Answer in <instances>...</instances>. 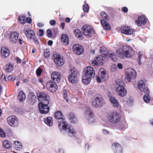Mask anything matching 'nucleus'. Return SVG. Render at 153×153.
Wrapping results in <instances>:
<instances>
[{"instance_id": "obj_63", "label": "nucleus", "mask_w": 153, "mask_h": 153, "mask_svg": "<svg viewBox=\"0 0 153 153\" xmlns=\"http://www.w3.org/2000/svg\"><path fill=\"white\" fill-rule=\"evenodd\" d=\"M36 51V48H33L32 50V52L33 53H35Z\"/></svg>"}, {"instance_id": "obj_20", "label": "nucleus", "mask_w": 153, "mask_h": 153, "mask_svg": "<svg viewBox=\"0 0 153 153\" xmlns=\"http://www.w3.org/2000/svg\"><path fill=\"white\" fill-rule=\"evenodd\" d=\"M121 31L122 33L127 35H131L133 34L134 30L130 27L125 26L122 28Z\"/></svg>"}, {"instance_id": "obj_1", "label": "nucleus", "mask_w": 153, "mask_h": 153, "mask_svg": "<svg viewBox=\"0 0 153 153\" xmlns=\"http://www.w3.org/2000/svg\"><path fill=\"white\" fill-rule=\"evenodd\" d=\"M54 117L58 119H62L58 123L59 127L68 132L71 136H75L76 132L71 126H68L65 120L63 119V115L62 112L60 110L57 111L54 113Z\"/></svg>"}, {"instance_id": "obj_3", "label": "nucleus", "mask_w": 153, "mask_h": 153, "mask_svg": "<svg viewBox=\"0 0 153 153\" xmlns=\"http://www.w3.org/2000/svg\"><path fill=\"white\" fill-rule=\"evenodd\" d=\"M121 117L120 114L117 111H111L108 113L107 115V119L108 122L112 124L119 123L121 119Z\"/></svg>"}, {"instance_id": "obj_21", "label": "nucleus", "mask_w": 153, "mask_h": 153, "mask_svg": "<svg viewBox=\"0 0 153 153\" xmlns=\"http://www.w3.org/2000/svg\"><path fill=\"white\" fill-rule=\"evenodd\" d=\"M147 21L146 17L142 15L138 17L137 19L136 20V23L138 26H140L146 24Z\"/></svg>"}, {"instance_id": "obj_9", "label": "nucleus", "mask_w": 153, "mask_h": 153, "mask_svg": "<svg viewBox=\"0 0 153 153\" xmlns=\"http://www.w3.org/2000/svg\"><path fill=\"white\" fill-rule=\"evenodd\" d=\"M56 83L51 80L47 82L46 84V87L50 92H55L57 90L58 86Z\"/></svg>"}, {"instance_id": "obj_58", "label": "nucleus", "mask_w": 153, "mask_h": 153, "mask_svg": "<svg viewBox=\"0 0 153 153\" xmlns=\"http://www.w3.org/2000/svg\"><path fill=\"white\" fill-rule=\"evenodd\" d=\"M117 67L120 69H122L123 68V66L121 64L119 63L118 64Z\"/></svg>"}, {"instance_id": "obj_17", "label": "nucleus", "mask_w": 153, "mask_h": 153, "mask_svg": "<svg viewBox=\"0 0 153 153\" xmlns=\"http://www.w3.org/2000/svg\"><path fill=\"white\" fill-rule=\"evenodd\" d=\"M86 111L88 115V119L89 122H93L95 121L94 114L89 108L88 107L86 108Z\"/></svg>"}, {"instance_id": "obj_41", "label": "nucleus", "mask_w": 153, "mask_h": 153, "mask_svg": "<svg viewBox=\"0 0 153 153\" xmlns=\"http://www.w3.org/2000/svg\"><path fill=\"white\" fill-rule=\"evenodd\" d=\"M13 66L11 64L9 63L6 65V71L7 72H10L11 71L13 70Z\"/></svg>"}, {"instance_id": "obj_22", "label": "nucleus", "mask_w": 153, "mask_h": 153, "mask_svg": "<svg viewBox=\"0 0 153 153\" xmlns=\"http://www.w3.org/2000/svg\"><path fill=\"white\" fill-rule=\"evenodd\" d=\"M112 148L115 152H118V153H122L123 148L120 144L115 143L112 144Z\"/></svg>"}, {"instance_id": "obj_27", "label": "nucleus", "mask_w": 153, "mask_h": 153, "mask_svg": "<svg viewBox=\"0 0 153 153\" xmlns=\"http://www.w3.org/2000/svg\"><path fill=\"white\" fill-rule=\"evenodd\" d=\"M106 56L110 58L114 62H115L117 61V58L114 53L112 51H108L106 54Z\"/></svg>"}, {"instance_id": "obj_48", "label": "nucleus", "mask_w": 153, "mask_h": 153, "mask_svg": "<svg viewBox=\"0 0 153 153\" xmlns=\"http://www.w3.org/2000/svg\"><path fill=\"white\" fill-rule=\"evenodd\" d=\"M42 69L40 68H38L36 71V74L37 76H40L42 72Z\"/></svg>"}, {"instance_id": "obj_38", "label": "nucleus", "mask_w": 153, "mask_h": 153, "mask_svg": "<svg viewBox=\"0 0 153 153\" xmlns=\"http://www.w3.org/2000/svg\"><path fill=\"white\" fill-rule=\"evenodd\" d=\"M146 93V94L144 96L143 99L145 102L146 103H148L150 100V97L149 95L150 92H144Z\"/></svg>"}, {"instance_id": "obj_51", "label": "nucleus", "mask_w": 153, "mask_h": 153, "mask_svg": "<svg viewBox=\"0 0 153 153\" xmlns=\"http://www.w3.org/2000/svg\"><path fill=\"white\" fill-rule=\"evenodd\" d=\"M5 136V133L1 128H0V137H4Z\"/></svg>"}, {"instance_id": "obj_39", "label": "nucleus", "mask_w": 153, "mask_h": 153, "mask_svg": "<svg viewBox=\"0 0 153 153\" xmlns=\"http://www.w3.org/2000/svg\"><path fill=\"white\" fill-rule=\"evenodd\" d=\"M11 144L8 140H4L2 143V145L5 148L7 149H9L11 147Z\"/></svg>"}, {"instance_id": "obj_62", "label": "nucleus", "mask_w": 153, "mask_h": 153, "mask_svg": "<svg viewBox=\"0 0 153 153\" xmlns=\"http://www.w3.org/2000/svg\"><path fill=\"white\" fill-rule=\"evenodd\" d=\"M37 25L39 27H42L43 25L42 24L40 23H38Z\"/></svg>"}, {"instance_id": "obj_2", "label": "nucleus", "mask_w": 153, "mask_h": 153, "mask_svg": "<svg viewBox=\"0 0 153 153\" xmlns=\"http://www.w3.org/2000/svg\"><path fill=\"white\" fill-rule=\"evenodd\" d=\"M117 54L121 59L131 58L134 55V52L133 48L129 46L125 45L117 50Z\"/></svg>"}, {"instance_id": "obj_8", "label": "nucleus", "mask_w": 153, "mask_h": 153, "mask_svg": "<svg viewBox=\"0 0 153 153\" xmlns=\"http://www.w3.org/2000/svg\"><path fill=\"white\" fill-rule=\"evenodd\" d=\"M71 74L68 76V79L69 81L72 83H74L76 82V77L77 75V71L74 68H72L70 69Z\"/></svg>"}, {"instance_id": "obj_54", "label": "nucleus", "mask_w": 153, "mask_h": 153, "mask_svg": "<svg viewBox=\"0 0 153 153\" xmlns=\"http://www.w3.org/2000/svg\"><path fill=\"white\" fill-rule=\"evenodd\" d=\"M26 22H27L28 23L30 24L32 22V20L30 17H27L26 19Z\"/></svg>"}, {"instance_id": "obj_11", "label": "nucleus", "mask_w": 153, "mask_h": 153, "mask_svg": "<svg viewBox=\"0 0 153 153\" xmlns=\"http://www.w3.org/2000/svg\"><path fill=\"white\" fill-rule=\"evenodd\" d=\"M84 75L92 78L95 75V72L94 69L90 66H88L85 68L83 70Z\"/></svg>"}, {"instance_id": "obj_31", "label": "nucleus", "mask_w": 153, "mask_h": 153, "mask_svg": "<svg viewBox=\"0 0 153 153\" xmlns=\"http://www.w3.org/2000/svg\"><path fill=\"white\" fill-rule=\"evenodd\" d=\"M26 98V95L25 93L23 91H20L18 94V99L20 102H23Z\"/></svg>"}, {"instance_id": "obj_57", "label": "nucleus", "mask_w": 153, "mask_h": 153, "mask_svg": "<svg viewBox=\"0 0 153 153\" xmlns=\"http://www.w3.org/2000/svg\"><path fill=\"white\" fill-rule=\"evenodd\" d=\"M103 133L104 134H108L109 132L108 130L104 129L102 130Z\"/></svg>"}, {"instance_id": "obj_61", "label": "nucleus", "mask_w": 153, "mask_h": 153, "mask_svg": "<svg viewBox=\"0 0 153 153\" xmlns=\"http://www.w3.org/2000/svg\"><path fill=\"white\" fill-rule=\"evenodd\" d=\"M70 19L69 18H67L65 19V21L67 23H69L70 22Z\"/></svg>"}, {"instance_id": "obj_46", "label": "nucleus", "mask_w": 153, "mask_h": 153, "mask_svg": "<svg viewBox=\"0 0 153 153\" xmlns=\"http://www.w3.org/2000/svg\"><path fill=\"white\" fill-rule=\"evenodd\" d=\"M47 36L48 37L50 38L52 36L53 33L51 30L50 29H48L47 30Z\"/></svg>"}, {"instance_id": "obj_14", "label": "nucleus", "mask_w": 153, "mask_h": 153, "mask_svg": "<svg viewBox=\"0 0 153 153\" xmlns=\"http://www.w3.org/2000/svg\"><path fill=\"white\" fill-rule=\"evenodd\" d=\"M7 121L10 126L13 127L16 126L18 125V119L16 116L13 115L8 117Z\"/></svg>"}, {"instance_id": "obj_45", "label": "nucleus", "mask_w": 153, "mask_h": 153, "mask_svg": "<svg viewBox=\"0 0 153 153\" xmlns=\"http://www.w3.org/2000/svg\"><path fill=\"white\" fill-rule=\"evenodd\" d=\"M142 56V54L141 53V52H139L138 53V55L137 57V61L138 63L140 65H141V57Z\"/></svg>"}, {"instance_id": "obj_24", "label": "nucleus", "mask_w": 153, "mask_h": 153, "mask_svg": "<svg viewBox=\"0 0 153 153\" xmlns=\"http://www.w3.org/2000/svg\"><path fill=\"white\" fill-rule=\"evenodd\" d=\"M116 90L119 95L121 97H124L126 94L127 91L123 86H118Z\"/></svg>"}, {"instance_id": "obj_7", "label": "nucleus", "mask_w": 153, "mask_h": 153, "mask_svg": "<svg viewBox=\"0 0 153 153\" xmlns=\"http://www.w3.org/2000/svg\"><path fill=\"white\" fill-rule=\"evenodd\" d=\"M37 97L39 103L49 104L50 97L48 94L45 92H40L37 94Z\"/></svg>"}, {"instance_id": "obj_36", "label": "nucleus", "mask_w": 153, "mask_h": 153, "mask_svg": "<svg viewBox=\"0 0 153 153\" xmlns=\"http://www.w3.org/2000/svg\"><path fill=\"white\" fill-rule=\"evenodd\" d=\"M110 100L111 103H112L114 107H118L119 106V103L118 101L114 97H111L110 98Z\"/></svg>"}, {"instance_id": "obj_13", "label": "nucleus", "mask_w": 153, "mask_h": 153, "mask_svg": "<svg viewBox=\"0 0 153 153\" xmlns=\"http://www.w3.org/2000/svg\"><path fill=\"white\" fill-rule=\"evenodd\" d=\"M53 61L56 64L59 66H62L64 64V60L59 54H55L53 55Z\"/></svg>"}, {"instance_id": "obj_28", "label": "nucleus", "mask_w": 153, "mask_h": 153, "mask_svg": "<svg viewBox=\"0 0 153 153\" xmlns=\"http://www.w3.org/2000/svg\"><path fill=\"white\" fill-rule=\"evenodd\" d=\"M100 22L103 28L106 30H109L111 29V27L109 24L105 20L102 19Z\"/></svg>"}, {"instance_id": "obj_33", "label": "nucleus", "mask_w": 153, "mask_h": 153, "mask_svg": "<svg viewBox=\"0 0 153 153\" xmlns=\"http://www.w3.org/2000/svg\"><path fill=\"white\" fill-rule=\"evenodd\" d=\"M69 117L72 123H77V119L73 113L70 112L69 114Z\"/></svg>"}, {"instance_id": "obj_50", "label": "nucleus", "mask_w": 153, "mask_h": 153, "mask_svg": "<svg viewBox=\"0 0 153 153\" xmlns=\"http://www.w3.org/2000/svg\"><path fill=\"white\" fill-rule=\"evenodd\" d=\"M16 78V76L13 75L9 76L8 77V79L9 80L13 81Z\"/></svg>"}, {"instance_id": "obj_43", "label": "nucleus", "mask_w": 153, "mask_h": 153, "mask_svg": "<svg viewBox=\"0 0 153 153\" xmlns=\"http://www.w3.org/2000/svg\"><path fill=\"white\" fill-rule=\"evenodd\" d=\"M43 53L44 57L46 58H48L50 55V53L48 49H44Z\"/></svg>"}, {"instance_id": "obj_47", "label": "nucleus", "mask_w": 153, "mask_h": 153, "mask_svg": "<svg viewBox=\"0 0 153 153\" xmlns=\"http://www.w3.org/2000/svg\"><path fill=\"white\" fill-rule=\"evenodd\" d=\"M116 83L117 85H118V86H123V85L124 84V83L123 81L119 79L118 81H116Z\"/></svg>"}, {"instance_id": "obj_37", "label": "nucleus", "mask_w": 153, "mask_h": 153, "mask_svg": "<svg viewBox=\"0 0 153 153\" xmlns=\"http://www.w3.org/2000/svg\"><path fill=\"white\" fill-rule=\"evenodd\" d=\"M74 34L76 36L79 38H82L83 36L80 30L78 29H76L74 31Z\"/></svg>"}, {"instance_id": "obj_12", "label": "nucleus", "mask_w": 153, "mask_h": 153, "mask_svg": "<svg viewBox=\"0 0 153 153\" xmlns=\"http://www.w3.org/2000/svg\"><path fill=\"white\" fill-rule=\"evenodd\" d=\"M49 104L45 103H39L38 108L41 113L46 114L49 111L50 107L48 105Z\"/></svg>"}, {"instance_id": "obj_52", "label": "nucleus", "mask_w": 153, "mask_h": 153, "mask_svg": "<svg viewBox=\"0 0 153 153\" xmlns=\"http://www.w3.org/2000/svg\"><path fill=\"white\" fill-rule=\"evenodd\" d=\"M122 11L125 13H127L128 12V9L126 7H124L122 8Z\"/></svg>"}, {"instance_id": "obj_49", "label": "nucleus", "mask_w": 153, "mask_h": 153, "mask_svg": "<svg viewBox=\"0 0 153 153\" xmlns=\"http://www.w3.org/2000/svg\"><path fill=\"white\" fill-rule=\"evenodd\" d=\"M64 93L63 94V97L64 99L66 100V102L68 101V100L67 99V91L66 90H63Z\"/></svg>"}, {"instance_id": "obj_30", "label": "nucleus", "mask_w": 153, "mask_h": 153, "mask_svg": "<svg viewBox=\"0 0 153 153\" xmlns=\"http://www.w3.org/2000/svg\"><path fill=\"white\" fill-rule=\"evenodd\" d=\"M44 122L48 126H51L53 124V120L51 117H48L44 120Z\"/></svg>"}, {"instance_id": "obj_34", "label": "nucleus", "mask_w": 153, "mask_h": 153, "mask_svg": "<svg viewBox=\"0 0 153 153\" xmlns=\"http://www.w3.org/2000/svg\"><path fill=\"white\" fill-rule=\"evenodd\" d=\"M13 146L15 149L19 151L22 148V144L18 141H15L14 142Z\"/></svg>"}, {"instance_id": "obj_32", "label": "nucleus", "mask_w": 153, "mask_h": 153, "mask_svg": "<svg viewBox=\"0 0 153 153\" xmlns=\"http://www.w3.org/2000/svg\"><path fill=\"white\" fill-rule=\"evenodd\" d=\"M36 97L34 94L33 92H30L29 93L28 100L30 102L33 103L35 102Z\"/></svg>"}, {"instance_id": "obj_25", "label": "nucleus", "mask_w": 153, "mask_h": 153, "mask_svg": "<svg viewBox=\"0 0 153 153\" xmlns=\"http://www.w3.org/2000/svg\"><path fill=\"white\" fill-rule=\"evenodd\" d=\"M1 55L5 57H8L10 55V50L6 47H3L1 48Z\"/></svg>"}, {"instance_id": "obj_56", "label": "nucleus", "mask_w": 153, "mask_h": 153, "mask_svg": "<svg viewBox=\"0 0 153 153\" xmlns=\"http://www.w3.org/2000/svg\"><path fill=\"white\" fill-rule=\"evenodd\" d=\"M39 34L40 36H42L44 34V31L43 30L40 29L39 30Z\"/></svg>"}, {"instance_id": "obj_64", "label": "nucleus", "mask_w": 153, "mask_h": 153, "mask_svg": "<svg viewBox=\"0 0 153 153\" xmlns=\"http://www.w3.org/2000/svg\"><path fill=\"white\" fill-rule=\"evenodd\" d=\"M19 44L21 45H22V40L21 39H19Z\"/></svg>"}, {"instance_id": "obj_16", "label": "nucleus", "mask_w": 153, "mask_h": 153, "mask_svg": "<svg viewBox=\"0 0 153 153\" xmlns=\"http://www.w3.org/2000/svg\"><path fill=\"white\" fill-rule=\"evenodd\" d=\"M72 50L74 53L78 55H81L84 52V49L81 45L76 44L73 45Z\"/></svg>"}, {"instance_id": "obj_35", "label": "nucleus", "mask_w": 153, "mask_h": 153, "mask_svg": "<svg viewBox=\"0 0 153 153\" xmlns=\"http://www.w3.org/2000/svg\"><path fill=\"white\" fill-rule=\"evenodd\" d=\"M91 79L92 78L84 75L82 76V81L84 84L88 85L90 82Z\"/></svg>"}, {"instance_id": "obj_59", "label": "nucleus", "mask_w": 153, "mask_h": 153, "mask_svg": "<svg viewBox=\"0 0 153 153\" xmlns=\"http://www.w3.org/2000/svg\"><path fill=\"white\" fill-rule=\"evenodd\" d=\"M60 25H61V27L62 28V30H64V27L65 26V23L64 22H62V23H61Z\"/></svg>"}, {"instance_id": "obj_53", "label": "nucleus", "mask_w": 153, "mask_h": 153, "mask_svg": "<svg viewBox=\"0 0 153 153\" xmlns=\"http://www.w3.org/2000/svg\"><path fill=\"white\" fill-rule=\"evenodd\" d=\"M50 23L51 25H54L56 24V22L54 20L52 19L50 21Z\"/></svg>"}, {"instance_id": "obj_55", "label": "nucleus", "mask_w": 153, "mask_h": 153, "mask_svg": "<svg viewBox=\"0 0 153 153\" xmlns=\"http://www.w3.org/2000/svg\"><path fill=\"white\" fill-rule=\"evenodd\" d=\"M16 63L17 64L20 63L22 61V60L18 57H16Z\"/></svg>"}, {"instance_id": "obj_10", "label": "nucleus", "mask_w": 153, "mask_h": 153, "mask_svg": "<svg viewBox=\"0 0 153 153\" xmlns=\"http://www.w3.org/2000/svg\"><path fill=\"white\" fill-rule=\"evenodd\" d=\"M126 77L128 82H130L131 80V76L132 78H135L137 74L135 70L133 69L129 68L126 71Z\"/></svg>"}, {"instance_id": "obj_44", "label": "nucleus", "mask_w": 153, "mask_h": 153, "mask_svg": "<svg viewBox=\"0 0 153 153\" xmlns=\"http://www.w3.org/2000/svg\"><path fill=\"white\" fill-rule=\"evenodd\" d=\"M89 9L88 5L87 4H85L83 5V9L85 12H88V11Z\"/></svg>"}, {"instance_id": "obj_15", "label": "nucleus", "mask_w": 153, "mask_h": 153, "mask_svg": "<svg viewBox=\"0 0 153 153\" xmlns=\"http://www.w3.org/2000/svg\"><path fill=\"white\" fill-rule=\"evenodd\" d=\"M82 30L85 36H89L94 33V30L90 26L87 25H84L82 27Z\"/></svg>"}, {"instance_id": "obj_19", "label": "nucleus", "mask_w": 153, "mask_h": 153, "mask_svg": "<svg viewBox=\"0 0 153 153\" xmlns=\"http://www.w3.org/2000/svg\"><path fill=\"white\" fill-rule=\"evenodd\" d=\"M104 60L101 56H97L95 60L93 61L91 64L94 66L102 65L103 64Z\"/></svg>"}, {"instance_id": "obj_4", "label": "nucleus", "mask_w": 153, "mask_h": 153, "mask_svg": "<svg viewBox=\"0 0 153 153\" xmlns=\"http://www.w3.org/2000/svg\"><path fill=\"white\" fill-rule=\"evenodd\" d=\"M103 101L102 96L100 94L94 96L92 99L91 104L94 108L100 107L102 106Z\"/></svg>"}, {"instance_id": "obj_23", "label": "nucleus", "mask_w": 153, "mask_h": 153, "mask_svg": "<svg viewBox=\"0 0 153 153\" xmlns=\"http://www.w3.org/2000/svg\"><path fill=\"white\" fill-rule=\"evenodd\" d=\"M138 86L139 89L142 92H149V89L147 87H145V84L143 80H140L138 83Z\"/></svg>"}, {"instance_id": "obj_5", "label": "nucleus", "mask_w": 153, "mask_h": 153, "mask_svg": "<svg viewBox=\"0 0 153 153\" xmlns=\"http://www.w3.org/2000/svg\"><path fill=\"white\" fill-rule=\"evenodd\" d=\"M98 76L97 77V80L98 82H101L102 81H104L107 80L108 78V74L105 70L101 68L98 73Z\"/></svg>"}, {"instance_id": "obj_60", "label": "nucleus", "mask_w": 153, "mask_h": 153, "mask_svg": "<svg viewBox=\"0 0 153 153\" xmlns=\"http://www.w3.org/2000/svg\"><path fill=\"white\" fill-rule=\"evenodd\" d=\"M53 42L52 40H49L48 42V44L50 45H51L53 44Z\"/></svg>"}, {"instance_id": "obj_40", "label": "nucleus", "mask_w": 153, "mask_h": 153, "mask_svg": "<svg viewBox=\"0 0 153 153\" xmlns=\"http://www.w3.org/2000/svg\"><path fill=\"white\" fill-rule=\"evenodd\" d=\"M25 17L24 15H20L18 17V20L20 22L21 24H24L26 23Z\"/></svg>"}, {"instance_id": "obj_42", "label": "nucleus", "mask_w": 153, "mask_h": 153, "mask_svg": "<svg viewBox=\"0 0 153 153\" xmlns=\"http://www.w3.org/2000/svg\"><path fill=\"white\" fill-rule=\"evenodd\" d=\"M100 16L102 18L108 21L110 19L109 17L107 14L103 11L101 12Z\"/></svg>"}, {"instance_id": "obj_18", "label": "nucleus", "mask_w": 153, "mask_h": 153, "mask_svg": "<svg viewBox=\"0 0 153 153\" xmlns=\"http://www.w3.org/2000/svg\"><path fill=\"white\" fill-rule=\"evenodd\" d=\"M51 77L53 82L56 83H58L61 78V76L59 73L56 72H53L51 74Z\"/></svg>"}, {"instance_id": "obj_26", "label": "nucleus", "mask_w": 153, "mask_h": 153, "mask_svg": "<svg viewBox=\"0 0 153 153\" xmlns=\"http://www.w3.org/2000/svg\"><path fill=\"white\" fill-rule=\"evenodd\" d=\"M19 36L18 33L16 31L13 32L10 36V41L13 43H15L17 42Z\"/></svg>"}, {"instance_id": "obj_6", "label": "nucleus", "mask_w": 153, "mask_h": 153, "mask_svg": "<svg viewBox=\"0 0 153 153\" xmlns=\"http://www.w3.org/2000/svg\"><path fill=\"white\" fill-rule=\"evenodd\" d=\"M23 31L27 38L33 40L36 43L38 42V40L35 37V33L33 30L27 27H25Z\"/></svg>"}, {"instance_id": "obj_29", "label": "nucleus", "mask_w": 153, "mask_h": 153, "mask_svg": "<svg viewBox=\"0 0 153 153\" xmlns=\"http://www.w3.org/2000/svg\"><path fill=\"white\" fill-rule=\"evenodd\" d=\"M61 40L64 45H67L69 43V38L68 36L66 34H63L61 36Z\"/></svg>"}]
</instances>
